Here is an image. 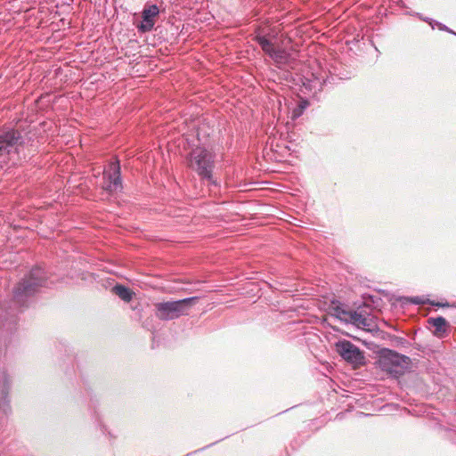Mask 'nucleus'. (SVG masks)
Here are the masks:
<instances>
[{"label":"nucleus","instance_id":"nucleus-1","mask_svg":"<svg viewBox=\"0 0 456 456\" xmlns=\"http://www.w3.org/2000/svg\"><path fill=\"white\" fill-rule=\"evenodd\" d=\"M47 286V273L40 266L32 268L17 283L13 289V297L10 302H0V344H4L7 350V340L12 338L16 331L17 308L26 305L28 298L35 296L43 287Z\"/></svg>","mask_w":456,"mask_h":456},{"label":"nucleus","instance_id":"nucleus-2","mask_svg":"<svg viewBox=\"0 0 456 456\" xmlns=\"http://www.w3.org/2000/svg\"><path fill=\"white\" fill-rule=\"evenodd\" d=\"M187 160L189 167L199 175L201 180H206L209 184L216 185L212 175L215 159L209 151L205 148H196L191 151Z\"/></svg>","mask_w":456,"mask_h":456},{"label":"nucleus","instance_id":"nucleus-3","mask_svg":"<svg viewBox=\"0 0 456 456\" xmlns=\"http://www.w3.org/2000/svg\"><path fill=\"white\" fill-rule=\"evenodd\" d=\"M411 363L410 357L390 349H385L379 359L380 369L395 378L403 375Z\"/></svg>","mask_w":456,"mask_h":456},{"label":"nucleus","instance_id":"nucleus-4","mask_svg":"<svg viewBox=\"0 0 456 456\" xmlns=\"http://www.w3.org/2000/svg\"><path fill=\"white\" fill-rule=\"evenodd\" d=\"M198 297H185L175 301L159 302L155 304V314L161 321H171L188 314V310Z\"/></svg>","mask_w":456,"mask_h":456},{"label":"nucleus","instance_id":"nucleus-5","mask_svg":"<svg viewBox=\"0 0 456 456\" xmlns=\"http://www.w3.org/2000/svg\"><path fill=\"white\" fill-rule=\"evenodd\" d=\"M25 144L22 133L13 127L0 128V159L12 154H20Z\"/></svg>","mask_w":456,"mask_h":456},{"label":"nucleus","instance_id":"nucleus-6","mask_svg":"<svg viewBox=\"0 0 456 456\" xmlns=\"http://www.w3.org/2000/svg\"><path fill=\"white\" fill-rule=\"evenodd\" d=\"M10 388L9 380L5 370L0 373V437L10 435L7 428V415L11 411L8 400V392Z\"/></svg>","mask_w":456,"mask_h":456},{"label":"nucleus","instance_id":"nucleus-7","mask_svg":"<svg viewBox=\"0 0 456 456\" xmlns=\"http://www.w3.org/2000/svg\"><path fill=\"white\" fill-rule=\"evenodd\" d=\"M104 185L103 189L113 193L122 190L121 168L119 160L115 158L110 161L103 171Z\"/></svg>","mask_w":456,"mask_h":456},{"label":"nucleus","instance_id":"nucleus-8","mask_svg":"<svg viewBox=\"0 0 456 456\" xmlns=\"http://www.w3.org/2000/svg\"><path fill=\"white\" fill-rule=\"evenodd\" d=\"M258 41L262 51L273 61L278 68L289 65L292 61L291 53L284 48L274 47L273 43L270 39L259 37Z\"/></svg>","mask_w":456,"mask_h":456},{"label":"nucleus","instance_id":"nucleus-9","mask_svg":"<svg viewBox=\"0 0 456 456\" xmlns=\"http://www.w3.org/2000/svg\"><path fill=\"white\" fill-rule=\"evenodd\" d=\"M336 352L347 362L362 364L364 361L363 353L358 346L348 340H339L335 344Z\"/></svg>","mask_w":456,"mask_h":456},{"label":"nucleus","instance_id":"nucleus-10","mask_svg":"<svg viewBox=\"0 0 456 456\" xmlns=\"http://www.w3.org/2000/svg\"><path fill=\"white\" fill-rule=\"evenodd\" d=\"M159 14V8L157 4L145 5L142 12V21L136 26L139 33L151 32L155 26L156 19Z\"/></svg>","mask_w":456,"mask_h":456},{"label":"nucleus","instance_id":"nucleus-11","mask_svg":"<svg viewBox=\"0 0 456 456\" xmlns=\"http://www.w3.org/2000/svg\"><path fill=\"white\" fill-rule=\"evenodd\" d=\"M346 322L352 323L357 328H366L370 326V319L357 311H351Z\"/></svg>","mask_w":456,"mask_h":456},{"label":"nucleus","instance_id":"nucleus-12","mask_svg":"<svg viewBox=\"0 0 456 456\" xmlns=\"http://www.w3.org/2000/svg\"><path fill=\"white\" fill-rule=\"evenodd\" d=\"M113 291L125 302H129L133 298V292L124 285L118 284L114 286Z\"/></svg>","mask_w":456,"mask_h":456},{"label":"nucleus","instance_id":"nucleus-13","mask_svg":"<svg viewBox=\"0 0 456 456\" xmlns=\"http://www.w3.org/2000/svg\"><path fill=\"white\" fill-rule=\"evenodd\" d=\"M428 322L431 323L436 330V331H444L446 326V320L442 317L430 318Z\"/></svg>","mask_w":456,"mask_h":456},{"label":"nucleus","instance_id":"nucleus-14","mask_svg":"<svg viewBox=\"0 0 456 456\" xmlns=\"http://www.w3.org/2000/svg\"><path fill=\"white\" fill-rule=\"evenodd\" d=\"M334 315L339 320L346 322L347 321L351 311L345 310L341 305H336L333 307Z\"/></svg>","mask_w":456,"mask_h":456},{"label":"nucleus","instance_id":"nucleus-15","mask_svg":"<svg viewBox=\"0 0 456 456\" xmlns=\"http://www.w3.org/2000/svg\"><path fill=\"white\" fill-rule=\"evenodd\" d=\"M254 37L253 40L259 45L258 37H264L265 39H269L268 37H271V32L265 33L264 28L261 26L256 27L254 30Z\"/></svg>","mask_w":456,"mask_h":456},{"label":"nucleus","instance_id":"nucleus-16","mask_svg":"<svg viewBox=\"0 0 456 456\" xmlns=\"http://www.w3.org/2000/svg\"><path fill=\"white\" fill-rule=\"evenodd\" d=\"M436 26L441 29V30H445V31H448L450 33H452L454 35H456L455 32L452 31L449 28H447L445 25L440 23V22H436Z\"/></svg>","mask_w":456,"mask_h":456},{"label":"nucleus","instance_id":"nucleus-17","mask_svg":"<svg viewBox=\"0 0 456 456\" xmlns=\"http://www.w3.org/2000/svg\"><path fill=\"white\" fill-rule=\"evenodd\" d=\"M430 305H435V306H439V307H448L449 306V304L446 302V303H436V302H430Z\"/></svg>","mask_w":456,"mask_h":456},{"label":"nucleus","instance_id":"nucleus-18","mask_svg":"<svg viewBox=\"0 0 456 456\" xmlns=\"http://www.w3.org/2000/svg\"><path fill=\"white\" fill-rule=\"evenodd\" d=\"M401 342L404 341L405 339L403 338H398Z\"/></svg>","mask_w":456,"mask_h":456},{"label":"nucleus","instance_id":"nucleus-19","mask_svg":"<svg viewBox=\"0 0 456 456\" xmlns=\"http://www.w3.org/2000/svg\"><path fill=\"white\" fill-rule=\"evenodd\" d=\"M298 115H299V114H296V113H294V114H293V117L295 118V117H297V116H298Z\"/></svg>","mask_w":456,"mask_h":456}]
</instances>
